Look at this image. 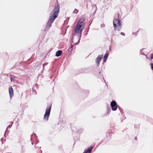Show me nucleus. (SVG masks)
Segmentation results:
<instances>
[{"instance_id":"nucleus-32","label":"nucleus","mask_w":153,"mask_h":153,"mask_svg":"<svg viewBox=\"0 0 153 153\" xmlns=\"http://www.w3.org/2000/svg\"><path fill=\"white\" fill-rule=\"evenodd\" d=\"M3 141H2V144H3Z\"/></svg>"},{"instance_id":"nucleus-34","label":"nucleus","mask_w":153,"mask_h":153,"mask_svg":"<svg viewBox=\"0 0 153 153\" xmlns=\"http://www.w3.org/2000/svg\"><path fill=\"white\" fill-rule=\"evenodd\" d=\"M40 75H40V74H39V75H38V76H40Z\"/></svg>"},{"instance_id":"nucleus-9","label":"nucleus","mask_w":153,"mask_h":153,"mask_svg":"<svg viewBox=\"0 0 153 153\" xmlns=\"http://www.w3.org/2000/svg\"><path fill=\"white\" fill-rule=\"evenodd\" d=\"M34 138V140L35 141V142H36V144L38 143L39 141H38V139H37V137L36 135L35 134L33 133V134H32L31 135V137L30 138L31 140V141L32 140V139L33 138Z\"/></svg>"},{"instance_id":"nucleus-6","label":"nucleus","mask_w":153,"mask_h":153,"mask_svg":"<svg viewBox=\"0 0 153 153\" xmlns=\"http://www.w3.org/2000/svg\"><path fill=\"white\" fill-rule=\"evenodd\" d=\"M52 107L51 104H48L46 108L45 111V114H50L51 111Z\"/></svg>"},{"instance_id":"nucleus-3","label":"nucleus","mask_w":153,"mask_h":153,"mask_svg":"<svg viewBox=\"0 0 153 153\" xmlns=\"http://www.w3.org/2000/svg\"><path fill=\"white\" fill-rule=\"evenodd\" d=\"M113 25L115 30L120 31L122 28L121 22L119 16V14H117V18H114L113 20Z\"/></svg>"},{"instance_id":"nucleus-28","label":"nucleus","mask_w":153,"mask_h":153,"mask_svg":"<svg viewBox=\"0 0 153 153\" xmlns=\"http://www.w3.org/2000/svg\"><path fill=\"white\" fill-rule=\"evenodd\" d=\"M3 139V138H2L1 140V141H2V139Z\"/></svg>"},{"instance_id":"nucleus-22","label":"nucleus","mask_w":153,"mask_h":153,"mask_svg":"<svg viewBox=\"0 0 153 153\" xmlns=\"http://www.w3.org/2000/svg\"><path fill=\"white\" fill-rule=\"evenodd\" d=\"M151 66L152 69V70H153V63H152L151 64Z\"/></svg>"},{"instance_id":"nucleus-36","label":"nucleus","mask_w":153,"mask_h":153,"mask_svg":"<svg viewBox=\"0 0 153 153\" xmlns=\"http://www.w3.org/2000/svg\"><path fill=\"white\" fill-rule=\"evenodd\" d=\"M136 126H135V128H136Z\"/></svg>"},{"instance_id":"nucleus-7","label":"nucleus","mask_w":153,"mask_h":153,"mask_svg":"<svg viewBox=\"0 0 153 153\" xmlns=\"http://www.w3.org/2000/svg\"><path fill=\"white\" fill-rule=\"evenodd\" d=\"M102 55H100L96 58L95 61L97 66L99 65L100 62L102 60Z\"/></svg>"},{"instance_id":"nucleus-19","label":"nucleus","mask_w":153,"mask_h":153,"mask_svg":"<svg viewBox=\"0 0 153 153\" xmlns=\"http://www.w3.org/2000/svg\"><path fill=\"white\" fill-rule=\"evenodd\" d=\"M144 49H142L140 51V52L141 54L143 55H145V54L143 52V51Z\"/></svg>"},{"instance_id":"nucleus-33","label":"nucleus","mask_w":153,"mask_h":153,"mask_svg":"<svg viewBox=\"0 0 153 153\" xmlns=\"http://www.w3.org/2000/svg\"><path fill=\"white\" fill-rule=\"evenodd\" d=\"M23 147V146H22V149Z\"/></svg>"},{"instance_id":"nucleus-14","label":"nucleus","mask_w":153,"mask_h":153,"mask_svg":"<svg viewBox=\"0 0 153 153\" xmlns=\"http://www.w3.org/2000/svg\"><path fill=\"white\" fill-rule=\"evenodd\" d=\"M50 115V114L45 113L44 115L43 119L46 121H48V120Z\"/></svg>"},{"instance_id":"nucleus-5","label":"nucleus","mask_w":153,"mask_h":153,"mask_svg":"<svg viewBox=\"0 0 153 153\" xmlns=\"http://www.w3.org/2000/svg\"><path fill=\"white\" fill-rule=\"evenodd\" d=\"M110 106L112 110L113 111H116L117 108V103L114 100H113L111 102Z\"/></svg>"},{"instance_id":"nucleus-13","label":"nucleus","mask_w":153,"mask_h":153,"mask_svg":"<svg viewBox=\"0 0 153 153\" xmlns=\"http://www.w3.org/2000/svg\"><path fill=\"white\" fill-rule=\"evenodd\" d=\"M62 53V51L61 50H59L56 53L55 55L57 57L60 56Z\"/></svg>"},{"instance_id":"nucleus-29","label":"nucleus","mask_w":153,"mask_h":153,"mask_svg":"<svg viewBox=\"0 0 153 153\" xmlns=\"http://www.w3.org/2000/svg\"><path fill=\"white\" fill-rule=\"evenodd\" d=\"M31 144H32V145H33V143L32 142Z\"/></svg>"},{"instance_id":"nucleus-30","label":"nucleus","mask_w":153,"mask_h":153,"mask_svg":"<svg viewBox=\"0 0 153 153\" xmlns=\"http://www.w3.org/2000/svg\"><path fill=\"white\" fill-rule=\"evenodd\" d=\"M43 68H44V64H43Z\"/></svg>"},{"instance_id":"nucleus-11","label":"nucleus","mask_w":153,"mask_h":153,"mask_svg":"<svg viewBox=\"0 0 153 153\" xmlns=\"http://www.w3.org/2000/svg\"><path fill=\"white\" fill-rule=\"evenodd\" d=\"M65 24H64L63 25V26L62 29V34H63V35H65L66 34V30H67V27H64L65 26Z\"/></svg>"},{"instance_id":"nucleus-25","label":"nucleus","mask_w":153,"mask_h":153,"mask_svg":"<svg viewBox=\"0 0 153 153\" xmlns=\"http://www.w3.org/2000/svg\"><path fill=\"white\" fill-rule=\"evenodd\" d=\"M107 59H104L103 60V62H106V61Z\"/></svg>"},{"instance_id":"nucleus-1","label":"nucleus","mask_w":153,"mask_h":153,"mask_svg":"<svg viewBox=\"0 0 153 153\" xmlns=\"http://www.w3.org/2000/svg\"><path fill=\"white\" fill-rule=\"evenodd\" d=\"M59 6L58 4H55L54 8L51 13L50 17L46 25V28L49 29L51 27L55 19L58 17V14L59 12ZM46 31V30H45Z\"/></svg>"},{"instance_id":"nucleus-2","label":"nucleus","mask_w":153,"mask_h":153,"mask_svg":"<svg viewBox=\"0 0 153 153\" xmlns=\"http://www.w3.org/2000/svg\"><path fill=\"white\" fill-rule=\"evenodd\" d=\"M81 37L79 35L74 34V33H73L71 39V46L69 47L68 50V55H69L71 54V51L74 45H77L79 42Z\"/></svg>"},{"instance_id":"nucleus-10","label":"nucleus","mask_w":153,"mask_h":153,"mask_svg":"<svg viewBox=\"0 0 153 153\" xmlns=\"http://www.w3.org/2000/svg\"><path fill=\"white\" fill-rule=\"evenodd\" d=\"M8 89L10 98L11 99L14 94L13 89L12 87H10Z\"/></svg>"},{"instance_id":"nucleus-26","label":"nucleus","mask_w":153,"mask_h":153,"mask_svg":"<svg viewBox=\"0 0 153 153\" xmlns=\"http://www.w3.org/2000/svg\"><path fill=\"white\" fill-rule=\"evenodd\" d=\"M151 59H153V53L151 55Z\"/></svg>"},{"instance_id":"nucleus-24","label":"nucleus","mask_w":153,"mask_h":153,"mask_svg":"<svg viewBox=\"0 0 153 153\" xmlns=\"http://www.w3.org/2000/svg\"><path fill=\"white\" fill-rule=\"evenodd\" d=\"M7 127L8 128H10L11 127V126L10 125H9L8 126H7Z\"/></svg>"},{"instance_id":"nucleus-4","label":"nucleus","mask_w":153,"mask_h":153,"mask_svg":"<svg viewBox=\"0 0 153 153\" xmlns=\"http://www.w3.org/2000/svg\"><path fill=\"white\" fill-rule=\"evenodd\" d=\"M83 30V28L81 25H79L76 24L74 32V34L79 35L80 36H81L82 32Z\"/></svg>"},{"instance_id":"nucleus-12","label":"nucleus","mask_w":153,"mask_h":153,"mask_svg":"<svg viewBox=\"0 0 153 153\" xmlns=\"http://www.w3.org/2000/svg\"><path fill=\"white\" fill-rule=\"evenodd\" d=\"M92 149V147H90L86 150H85L83 153H91Z\"/></svg>"},{"instance_id":"nucleus-31","label":"nucleus","mask_w":153,"mask_h":153,"mask_svg":"<svg viewBox=\"0 0 153 153\" xmlns=\"http://www.w3.org/2000/svg\"><path fill=\"white\" fill-rule=\"evenodd\" d=\"M15 67H15V66H13V68H15Z\"/></svg>"},{"instance_id":"nucleus-17","label":"nucleus","mask_w":153,"mask_h":153,"mask_svg":"<svg viewBox=\"0 0 153 153\" xmlns=\"http://www.w3.org/2000/svg\"><path fill=\"white\" fill-rule=\"evenodd\" d=\"M108 53H106L104 56L103 59H107L108 57Z\"/></svg>"},{"instance_id":"nucleus-38","label":"nucleus","mask_w":153,"mask_h":153,"mask_svg":"<svg viewBox=\"0 0 153 153\" xmlns=\"http://www.w3.org/2000/svg\"><path fill=\"white\" fill-rule=\"evenodd\" d=\"M101 73L100 72H99V73L100 74Z\"/></svg>"},{"instance_id":"nucleus-23","label":"nucleus","mask_w":153,"mask_h":153,"mask_svg":"<svg viewBox=\"0 0 153 153\" xmlns=\"http://www.w3.org/2000/svg\"><path fill=\"white\" fill-rule=\"evenodd\" d=\"M8 128H7V127L6 129V131H5V133H4V136H5L6 132L8 130Z\"/></svg>"},{"instance_id":"nucleus-20","label":"nucleus","mask_w":153,"mask_h":153,"mask_svg":"<svg viewBox=\"0 0 153 153\" xmlns=\"http://www.w3.org/2000/svg\"><path fill=\"white\" fill-rule=\"evenodd\" d=\"M120 34H121L122 35V36H125V33H123V32H121V33H120Z\"/></svg>"},{"instance_id":"nucleus-18","label":"nucleus","mask_w":153,"mask_h":153,"mask_svg":"<svg viewBox=\"0 0 153 153\" xmlns=\"http://www.w3.org/2000/svg\"><path fill=\"white\" fill-rule=\"evenodd\" d=\"M78 11L79 10L77 9H75L73 11V13L76 14L78 12Z\"/></svg>"},{"instance_id":"nucleus-37","label":"nucleus","mask_w":153,"mask_h":153,"mask_svg":"<svg viewBox=\"0 0 153 153\" xmlns=\"http://www.w3.org/2000/svg\"><path fill=\"white\" fill-rule=\"evenodd\" d=\"M68 27H69V26H68L67 28H68Z\"/></svg>"},{"instance_id":"nucleus-15","label":"nucleus","mask_w":153,"mask_h":153,"mask_svg":"<svg viewBox=\"0 0 153 153\" xmlns=\"http://www.w3.org/2000/svg\"><path fill=\"white\" fill-rule=\"evenodd\" d=\"M111 111V109L109 107H108L107 108V111L106 114L108 115Z\"/></svg>"},{"instance_id":"nucleus-21","label":"nucleus","mask_w":153,"mask_h":153,"mask_svg":"<svg viewBox=\"0 0 153 153\" xmlns=\"http://www.w3.org/2000/svg\"><path fill=\"white\" fill-rule=\"evenodd\" d=\"M105 26V25L104 24H102L101 25V27H103Z\"/></svg>"},{"instance_id":"nucleus-35","label":"nucleus","mask_w":153,"mask_h":153,"mask_svg":"<svg viewBox=\"0 0 153 153\" xmlns=\"http://www.w3.org/2000/svg\"><path fill=\"white\" fill-rule=\"evenodd\" d=\"M40 151L42 153V151L41 150H40Z\"/></svg>"},{"instance_id":"nucleus-16","label":"nucleus","mask_w":153,"mask_h":153,"mask_svg":"<svg viewBox=\"0 0 153 153\" xmlns=\"http://www.w3.org/2000/svg\"><path fill=\"white\" fill-rule=\"evenodd\" d=\"M15 78V76L14 75H10V78L11 82L13 81L14 79Z\"/></svg>"},{"instance_id":"nucleus-27","label":"nucleus","mask_w":153,"mask_h":153,"mask_svg":"<svg viewBox=\"0 0 153 153\" xmlns=\"http://www.w3.org/2000/svg\"><path fill=\"white\" fill-rule=\"evenodd\" d=\"M134 139L135 140H137V137H135Z\"/></svg>"},{"instance_id":"nucleus-8","label":"nucleus","mask_w":153,"mask_h":153,"mask_svg":"<svg viewBox=\"0 0 153 153\" xmlns=\"http://www.w3.org/2000/svg\"><path fill=\"white\" fill-rule=\"evenodd\" d=\"M85 22V19L84 18H82L79 20L77 24L81 25V26L82 27V26L84 25Z\"/></svg>"}]
</instances>
